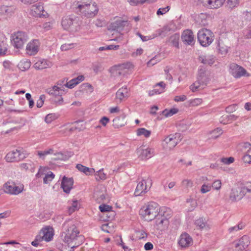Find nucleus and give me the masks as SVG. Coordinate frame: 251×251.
<instances>
[{
    "mask_svg": "<svg viewBox=\"0 0 251 251\" xmlns=\"http://www.w3.org/2000/svg\"><path fill=\"white\" fill-rule=\"evenodd\" d=\"M46 92L50 95L54 96L55 99L54 102L60 105L63 102V98L61 97L60 91H62L61 88L58 86H53L51 88L46 89Z\"/></svg>",
    "mask_w": 251,
    "mask_h": 251,
    "instance_id": "obj_12",
    "label": "nucleus"
},
{
    "mask_svg": "<svg viewBox=\"0 0 251 251\" xmlns=\"http://www.w3.org/2000/svg\"><path fill=\"white\" fill-rule=\"evenodd\" d=\"M113 126L114 128H118L124 126L126 123L124 117H118L113 120Z\"/></svg>",
    "mask_w": 251,
    "mask_h": 251,
    "instance_id": "obj_35",
    "label": "nucleus"
},
{
    "mask_svg": "<svg viewBox=\"0 0 251 251\" xmlns=\"http://www.w3.org/2000/svg\"><path fill=\"white\" fill-rule=\"evenodd\" d=\"M137 153L141 159H148L153 155L154 151L151 148L146 149H139L137 151Z\"/></svg>",
    "mask_w": 251,
    "mask_h": 251,
    "instance_id": "obj_23",
    "label": "nucleus"
},
{
    "mask_svg": "<svg viewBox=\"0 0 251 251\" xmlns=\"http://www.w3.org/2000/svg\"><path fill=\"white\" fill-rule=\"evenodd\" d=\"M151 134V131L145 128H140L137 130V135L138 136L143 135L145 137H149Z\"/></svg>",
    "mask_w": 251,
    "mask_h": 251,
    "instance_id": "obj_42",
    "label": "nucleus"
},
{
    "mask_svg": "<svg viewBox=\"0 0 251 251\" xmlns=\"http://www.w3.org/2000/svg\"><path fill=\"white\" fill-rule=\"evenodd\" d=\"M221 185H222V183H221V180H215L213 182L212 185H211V187L213 188V189L218 190L221 189Z\"/></svg>",
    "mask_w": 251,
    "mask_h": 251,
    "instance_id": "obj_56",
    "label": "nucleus"
},
{
    "mask_svg": "<svg viewBox=\"0 0 251 251\" xmlns=\"http://www.w3.org/2000/svg\"><path fill=\"white\" fill-rule=\"evenodd\" d=\"M53 156L51 158L52 161H65L68 159V157L62 152H59L56 153L53 152Z\"/></svg>",
    "mask_w": 251,
    "mask_h": 251,
    "instance_id": "obj_39",
    "label": "nucleus"
},
{
    "mask_svg": "<svg viewBox=\"0 0 251 251\" xmlns=\"http://www.w3.org/2000/svg\"><path fill=\"white\" fill-rule=\"evenodd\" d=\"M211 189V186L210 185L203 184L201 188V192L202 194H205L210 191Z\"/></svg>",
    "mask_w": 251,
    "mask_h": 251,
    "instance_id": "obj_54",
    "label": "nucleus"
},
{
    "mask_svg": "<svg viewBox=\"0 0 251 251\" xmlns=\"http://www.w3.org/2000/svg\"><path fill=\"white\" fill-rule=\"evenodd\" d=\"M136 35L140 37L143 42L147 41L155 38V36H153V34L151 36H143L140 32H138L136 33Z\"/></svg>",
    "mask_w": 251,
    "mask_h": 251,
    "instance_id": "obj_49",
    "label": "nucleus"
},
{
    "mask_svg": "<svg viewBox=\"0 0 251 251\" xmlns=\"http://www.w3.org/2000/svg\"><path fill=\"white\" fill-rule=\"evenodd\" d=\"M195 224L198 229L208 230L211 226L207 220L203 217H200L195 221Z\"/></svg>",
    "mask_w": 251,
    "mask_h": 251,
    "instance_id": "obj_21",
    "label": "nucleus"
},
{
    "mask_svg": "<svg viewBox=\"0 0 251 251\" xmlns=\"http://www.w3.org/2000/svg\"><path fill=\"white\" fill-rule=\"evenodd\" d=\"M205 7L211 9L218 8L221 7L225 0H198Z\"/></svg>",
    "mask_w": 251,
    "mask_h": 251,
    "instance_id": "obj_18",
    "label": "nucleus"
},
{
    "mask_svg": "<svg viewBox=\"0 0 251 251\" xmlns=\"http://www.w3.org/2000/svg\"><path fill=\"white\" fill-rule=\"evenodd\" d=\"M179 34L178 33H175L171 35L167 40L166 42L168 43L169 45L174 46L177 49L179 47Z\"/></svg>",
    "mask_w": 251,
    "mask_h": 251,
    "instance_id": "obj_30",
    "label": "nucleus"
},
{
    "mask_svg": "<svg viewBox=\"0 0 251 251\" xmlns=\"http://www.w3.org/2000/svg\"><path fill=\"white\" fill-rule=\"evenodd\" d=\"M234 161V158L232 157H229L228 158H222L221 159V162L224 163L225 164H230L233 163Z\"/></svg>",
    "mask_w": 251,
    "mask_h": 251,
    "instance_id": "obj_59",
    "label": "nucleus"
},
{
    "mask_svg": "<svg viewBox=\"0 0 251 251\" xmlns=\"http://www.w3.org/2000/svg\"><path fill=\"white\" fill-rule=\"evenodd\" d=\"M95 177L97 180H105L106 178V175L101 170L97 172L95 174Z\"/></svg>",
    "mask_w": 251,
    "mask_h": 251,
    "instance_id": "obj_46",
    "label": "nucleus"
},
{
    "mask_svg": "<svg viewBox=\"0 0 251 251\" xmlns=\"http://www.w3.org/2000/svg\"><path fill=\"white\" fill-rule=\"evenodd\" d=\"M40 45L38 40L34 39L29 42L26 47V53L30 55H35L39 50Z\"/></svg>",
    "mask_w": 251,
    "mask_h": 251,
    "instance_id": "obj_14",
    "label": "nucleus"
},
{
    "mask_svg": "<svg viewBox=\"0 0 251 251\" xmlns=\"http://www.w3.org/2000/svg\"><path fill=\"white\" fill-rule=\"evenodd\" d=\"M229 72L235 78H239L244 76L247 73L245 69L235 63H232L230 65Z\"/></svg>",
    "mask_w": 251,
    "mask_h": 251,
    "instance_id": "obj_13",
    "label": "nucleus"
},
{
    "mask_svg": "<svg viewBox=\"0 0 251 251\" xmlns=\"http://www.w3.org/2000/svg\"><path fill=\"white\" fill-rule=\"evenodd\" d=\"M159 205L155 202H150L140 211V214L145 220L151 221L158 215Z\"/></svg>",
    "mask_w": 251,
    "mask_h": 251,
    "instance_id": "obj_3",
    "label": "nucleus"
},
{
    "mask_svg": "<svg viewBox=\"0 0 251 251\" xmlns=\"http://www.w3.org/2000/svg\"><path fill=\"white\" fill-rule=\"evenodd\" d=\"M250 244V240L248 236L246 235L241 237L238 242L235 245L236 248H239L240 250H243L247 248Z\"/></svg>",
    "mask_w": 251,
    "mask_h": 251,
    "instance_id": "obj_28",
    "label": "nucleus"
},
{
    "mask_svg": "<svg viewBox=\"0 0 251 251\" xmlns=\"http://www.w3.org/2000/svg\"><path fill=\"white\" fill-rule=\"evenodd\" d=\"M7 50L6 44L3 41L0 40V55H2L5 54Z\"/></svg>",
    "mask_w": 251,
    "mask_h": 251,
    "instance_id": "obj_47",
    "label": "nucleus"
},
{
    "mask_svg": "<svg viewBox=\"0 0 251 251\" xmlns=\"http://www.w3.org/2000/svg\"><path fill=\"white\" fill-rule=\"evenodd\" d=\"M224 117H226V119H228L227 121L229 120V123H230L233 121L236 120L238 117L234 114H229L226 115V116H224Z\"/></svg>",
    "mask_w": 251,
    "mask_h": 251,
    "instance_id": "obj_62",
    "label": "nucleus"
},
{
    "mask_svg": "<svg viewBox=\"0 0 251 251\" xmlns=\"http://www.w3.org/2000/svg\"><path fill=\"white\" fill-rule=\"evenodd\" d=\"M26 157L22 149H16L9 152L5 156V160L8 162H18Z\"/></svg>",
    "mask_w": 251,
    "mask_h": 251,
    "instance_id": "obj_9",
    "label": "nucleus"
},
{
    "mask_svg": "<svg viewBox=\"0 0 251 251\" xmlns=\"http://www.w3.org/2000/svg\"><path fill=\"white\" fill-rule=\"evenodd\" d=\"M84 79V77L83 75H79L76 78H73L70 80L69 82H66L64 86L69 88H73L80 82Z\"/></svg>",
    "mask_w": 251,
    "mask_h": 251,
    "instance_id": "obj_31",
    "label": "nucleus"
},
{
    "mask_svg": "<svg viewBox=\"0 0 251 251\" xmlns=\"http://www.w3.org/2000/svg\"><path fill=\"white\" fill-rule=\"evenodd\" d=\"M174 25L172 23H169L164 25L162 28L156 30L155 33L153 34V36H155V37L160 36L161 38H164L169 32L174 31Z\"/></svg>",
    "mask_w": 251,
    "mask_h": 251,
    "instance_id": "obj_15",
    "label": "nucleus"
},
{
    "mask_svg": "<svg viewBox=\"0 0 251 251\" xmlns=\"http://www.w3.org/2000/svg\"><path fill=\"white\" fill-rule=\"evenodd\" d=\"M251 191L249 188L243 185L232 188L229 195V199L231 201L240 200L247 192Z\"/></svg>",
    "mask_w": 251,
    "mask_h": 251,
    "instance_id": "obj_6",
    "label": "nucleus"
},
{
    "mask_svg": "<svg viewBox=\"0 0 251 251\" xmlns=\"http://www.w3.org/2000/svg\"><path fill=\"white\" fill-rule=\"evenodd\" d=\"M207 15L203 13H201L196 18V23L201 26H204L208 24Z\"/></svg>",
    "mask_w": 251,
    "mask_h": 251,
    "instance_id": "obj_34",
    "label": "nucleus"
},
{
    "mask_svg": "<svg viewBox=\"0 0 251 251\" xmlns=\"http://www.w3.org/2000/svg\"><path fill=\"white\" fill-rule=\"evenodd\" d=\"M201 62L204 64L212 65L215 62V57L213 55H207L201 57Z\"/></svg>",
    "mask_w": 251,
    "mask_h": 251,
    "instance_id": "obj_38",
    "label": "nucleus"
},
{
    "mask_svg": "<svg viewBox=\"0 0 251 251\" xmlns=\"http://www.w3.org/2000/svg\"><path fill=\"white\" fill-rule=\"evenodd\" d=\"M53 153V150L52 149H49L43 151H37V154L40 158L44 159L45 157L48 154H52Z\"/></svg>",
    "mask_w": 251,
    "mask_h": 251,
    "instance_id": "obj_41",
    "label": "nucleus"
},
{
    "mask_svg": "<svg viewBox=\"0 0 251 251\" xmlns=\"http://www.w3.org/2000/svg\"><path fill=\"white\" fill-rule=\"evenodd\" d=\"M31 14L34 17H45L47 15V12L44 10L42 4L38 3L33 5L31 7Z\"/></svg>",
    "mask_w": 251,
    "mask_h": 251,
    "instance_id": "obj_17",
    "label": "nucleus"
},
{
    "mask_svg": "<svg viewBox=\"0 0 251 251\" xmlns=\"http://www.w3.org/2000/svg\"><path fill=\"white\" fill-rule=\"evenodd\" d=\"M24 189L23 185L17 186L15 182L13 181H7L4 185V191L10 194L18 195L21 193Z\"/></svg>",
    "mask_w": 251,
    "mask_h": 251,
    "instance_id": "obj_10",
    "label": "nucleus"
},
{
    "mask_svg": "<svg viewBox=\"0 0 251 251\" xmlns=\"http://www.w3.org/2000/svg\"><path fill=\"white\" fill-rule=\"evenodd\" d=\"M41 234L43 235V239L46 242L51 241L53 236V233L52 231V229L49 228H43L41 231Z\"/></svg>",
    "mask_w": 251,
    "mask_h": 251,
    "instance_id": "obj_29",
    "label": "nucleus"
},
{
    "mask_svg": "<svg viewBox=\"0 0 251 251\" xmlns=\"http://www.w3.org/2000/svg\"><path fill=\"white\" fill-rule=\"evenodd\" d=\"M132 67V65L129 62L122 64L119 66L115 70L116 75H124V72L123 71L125 70H128Z\"/></svg>",
    "mask_w": 251,
    "mask_h": 251,
    "instance_id": "obj_33",
    "label": "nucleus"
},
{
    "mask_svg": "<svg viewBox=\"0 0 251 251\" xmlns=\"http://www.w3.org/2000/svg\"><path fill=\"white\" fill-rule=\"evenodd\" d=\"M31 65V63L29 61L25 60L21 61L19 64V67L22 71H25L28 70Z\"/></svg>",
    "mask_w": 251,
    "mask_h": 251,
    "instance_id": "obj_44",
    "label": "nucleus"
},
{
    "mask_svg": "<svg viewBox=\"0 0 251 251\" xmlns=\"http://www.w3.org/2000/svg\"><path fill=\"white\" fill-rule=\"evenodd\" d=\"M245 226V224L242 222H240L237 225L229 227L228 231L229 233H234L243 229Z\"/></svg>",
    "mask_w": 251,
    "mask_h": 251,
    "instance_id": "obj_40",
    "label": "nucleus"
},
{
    "mask_svg": "<svg viewBox=\"0 0 251 251\" xmlns=\"http://www.w3.org/2000/svg\"><path fill=\"white\" fill-rule=\"evenodd\" d=\"M62 229L61 237L69 246L75 248L80 245V243L77 244L75 241L78 238L83 239V237L79 235V231L73 220L69 219L66 221L62 226Z\"/></svg>",
    "mask_w": 251,
    "mask_h": 251,
    "instance_id": "obj_1",
    "label": "nucleus"
},
{
    "mask_svg": "<svg viewBox=\"0 0 251 251\" xmlns=\"http://www.w3.org/2000/svg\"><path fill=\"white\" fill-rule=\"evenodd\" d=\"M48 169L46 168L40 167L38 172L36 175L37 178L41 177L42 176L44 175L43 177V182L45 184L50 183V181L54 178L55 175L51 171H47Z\"/></svg>",
    "mask_w": 251,
    "mask_h": 251,
    "instance_id": "obj_11",
    "label": "nucleus"
},
{
    "mask_svg": "<svg viewBox=\"0 0 251 251\" xmlns=\"http://www.w3.org/2000/svg\"><path fill=\"white\" fill-rule=\"evenodd\" d=\"M22 170L27 171L30 170L32 171L34 169V165L31 162L28 163H22L20 165Z\"/></svg>",
    "mask_w": 251,
    "mask_h": 251,
    "instance_id": "obj_45",
    "label": "nucleus"
},
{
    "mask_svg": "<svg viewBox=\"0 0 251 251\" xmlns=\"http://www.w3.org/2000/svg\"><path fill=\"white\" fill-rule=\"evenodd\" d=\"M73 184L74 180L72 178H68L64 176L61 181V187L65 193L69 194L73 188Z\"/></svg>",
    "mask_w": 251,
    "mask_h": 251,
    "instance_id": "obj_20",
    "label": "nucleus"
},
{
    "mask_svg": "<svg viewBox=\"0 0 251 251\" xmlns=\"http://www.w3.org/2000/svg\"><path fill=\"white\" fill-rule=\"evenodd\" d=\"M78 209L79 206L77 201H74L72 202L71 206L69 208V212L70 214H71L75 212V210H78Z\"/></svg>",
    "mask_w": 251,
    "mask_h": 251,
    "instance_id": "obj_48",
    "label": "nucleus"
},
{
    "mask_svg": "<svg viewBox=\"0 0 251 251\" xmlns=\"http://www.w3.org/2000/svg\"><path fill=\"white\" fill-rule=\"evenodd\" d=\"M179 137L180 134L177 133L166 137L162 142L163 148L167 151L171 150L177 144Z\"/></svg>",
    "mask_w": 251,
    "mask_h": 251,
    "instance_id": "obj_7",
    "label": "nucleus"
},
{
    "mask_svg": "<svg viewBox=\"0 0 251 251\" xmlns=\"http://www.w3.org/2000/svg\"><path fill=\"white\" fill-rule=\"evenodd\" d=\"M73 19L67 16L62 19L61 25L64 29L69 30L73 25Z\"/></svg>",
    "mask_w": 251,
    "mask_h": 251,
    "instance_id": "obj_32",
    "label": "nucleus"
},
{
    "mask_svg": "<svg viewBox=\"0 0 251 251\" xmlns=\"http://www.w3.org/2000/svg\"><path fill=\"white\" fill-rule=\"evenodd\" d=\"M210 80L207 72L201 68L199 70L197 80L190 86L192 92H196L204 88Z\"/></svg>",
    "mask_w": 251,
    "mask_h": 251,
    "instance_id": "obj_4",
    "label": "nucleus"
},
{
    "mask_svg": "<svg viewBox=\"0 0 251 251\" xmlns=\"http://www.w3.org/2000/svg\"><path fill=\"white\" fill-rule=\"evenodd\" d=\"M119 48V45H109V46H106L104 47H101L99 48V50L100 51H103L106 50H117Z\"/></svg>",
    "mask_w": 251,
    "mask_h": 251,
    "instance_id": "obj_50",
    "label": "nucleus"
},
{
    "mask_svg": "<svg viewBox=\"0 0 251 251\" xmlns=\"http://www.w3.org/2000/svg\"><path fill=\"white\" fill-rule=\"evenodd\" d=\"M170 9V6H167L164 8H160L157 11L156 14L157 15H163V14L166 13L167 12L169 11Z\"/></svg>",
    "mask_w": 251,
    "mask_h": 251,
    "instance_id": "obj_52",
    "label": "nucleus"
},
{
    "mask_svg": "<svg viewBox=\"0 0 251 251\" xmlns=\"http://www.w3.org/2000/svg\"><path fill=\"white\" fill-rule=\"evenodd\" d=\"M202 101L201 99H195L190 100V104L191 106H195L200 105Z\"/></svg>",
    "mask_w": 251,
    "mask_h": 251,
    "instance_id": "obj_57",
    "label": "nucleus"
},
{
    "mask_svg": "<svg viewBox=\"0 0 251 251\" xmlns=\"http://www.w3.org/2000/svg\"><path fill=\"white\" fill-rule=\"evenodd\" d=\"M99 209L101 212H109L111 211L112 207L106 204H101Z\"/></svg>",
    "mask_w": 251,
    "mask_h": 251,
    "instance_id": "obj_53",
    "label": "nucleus"
},
{
    "mask_svg": "<svg viewBox=\"0 0 251 251\" xmlns=\"http://www.w3.org/2000/svg\"><path fill=\"white\" fill-rule=\"evenodd\" d=\"M128 97V90L126 87H123L120 88L116 94V99L120 102H121L125 98H127Z\"/></svg>",
    "mask_w": 251,
    "mask_h": 251,
    "instance_id": "obj_27",
    "label": "nucleus"
},
{
    "mask_svg": "<svg viewBox=\"0 0 251 251\" xmlns=\"http://www.w3.org/2000/svg\"><path fill=\"white\" fill-rule=\"evenodd\" d=\"M76 9L84 16L87 18L94 17L98 12L99 9L95 2L92 0L77 3Z\"/></svg>",
    "mask_w": 251,
    "mask_h": 251,
    "instance_id": "obj_2",
    "label": "nucleus"
},
{
    "mask_svg": "<svg viewBox=\"0 0 251 251\" xmlns=\"http://www.w3.org/2000/svg\"><path fill=\"white\" fill-rule=\"evenodd\" d=\"M181 37L183 43L185 45H192L195 43L194 34L191 30H184Z\"/></svg>",
    "mask_w": 251,
    "mask_h": 251,
    "instance_id": "obj_19",
    "label": "nucleus"
},
{
    "mask_svg": "<svg viewBox=\"0 0 251 251\" xmlns=\"http://www.w3.org/2000/svg\"><path fill=\"white\" fill-rule=\"evenodd\" d=\"M198 40L202 46L208 47L213 41V33L209 29L202 28L198 33Z\"/></svg>",
    "mask_w": 251,
    "mask_h": 251,
    "instance_id": "obj_5",
    "label": "nucleus"
},
{
    "mask_svg": "<svg viewBox=\"0 0 251 251\" xmlns=\"http://www.w3.org/2000/svg\"><path fill=\"white\" fill-rule=\"evenodd\" d=\"M55 119V116L52 114H48L45 119V122L48 123H50L53 120Z\"/></svg>",
    "mask_w": 251,
    "mask_h": 251,
    "instance_id": "obj_61",
    "label": "nucleus"
},
{
    "mask_svg": "<svg viewBox=\"0 0 251 251\" xmlns=\"http://www.w3.org/2000/svg\"><path fill=\"white\" fill-rule=\"evenodd\" d=\"M186 96L185 95H182L181 96H177L175 97L174 100L176 102L179 101H184L186 100Z\"/></svg>",
    "mask_w": 251,
    "mask_h": 251,
    "instance_id": "obj_63",
    "label": "nucleus"
},
{
    "mask_svg": "<svg viewBox=\"0 0 251 251\" xmlns=\"http://www.w3.org/2000/svg\"><path fill=\"white\" fill-rule=\"evenodd\" d=\"M52 66V63L46 59L39 60L34 64V67L37 70H43L50 68Z\"/></svg>",
    "mask_w": 251,
    "mask_h": 251,
    "instance_id": "obj_26",
    "label": "nucleus"
},
{
    "mask_svg": "<svg viewBox=\"0 0 251 251\" xmlns=\"http://www.w3.org/2000/svg\"><path fill=\"white\" fill-rule=\"evenodd\" d=\"M10 8L3 5L0 7V19H6L10 15Z\"/></svg>",
    "mask_w": 251,
    "mask_h": 251,
    "instance_id": "obj_37",
    "label": "nucleus"
},
{
    "mask_svg": "<svg viewBox=\"0 0 251 251\" xmlns=\"http://www.w3.org/2000/svg\"><path fill=\"white\" fill-rule=\"evenodd\" d=\"M147 192L146 182L143 180L139 182L135 189L134 194L136 196H139L143 195Z\"/></svg>",
    "mask_w": 251,
    "mask_h": 251,
    "instance_id": "obj_25",
    "label": "nucleus"
},
{
    "mask_svg": "<svg viewBox=\"0 0 251 251\" xmlns=\"http://www.w3.org/2000/svg\"><path fill=\"white\" fill-rule=\"evenodd\" d=\"M158 215L168 220L172 216V212L169 208L166 209V211H163L162 209Z\"/></svg>",
    "mask_w": 251,
    "mask_h": 251,
    "instance_id": "obj_43",
    "label": "nucleus"
},
{
    "mask_svg": "<svg viewBox=\"0 0 251 251\" xmlns=\"http://www.w3.org/2000/svg\"><path fill=\"white\" fill-rule=\"evenodd\" d=\"M243 160L246 163H251V156L249 154H245L243 157Z\"/></svg>",
    "mask_w": 251,
    "mask_h": 251,
    "instance_id": "obj_64",
    "label": "nucleus"
},
{
    "mask_svg": "<svg viewBox=\"0 0 251 251\" xmlns=\"http://www.w3.org/2000/svg\"><path fill=\"white\" fill-rule=\"evenodd\" d=\"M45 99L46 96L44 95H41L40 96L39 99L37 101V107L38 108H41L43 106Z\"/></svg>",
    "mask_w": 251,
    "mask_h": 251,
    "instance_id": "obj_55",
    "label": "nucleus"
},
{
    "mask_svg": "<svg viewBox=\"0 0 251 251\" xmlns=\"http://www.w3.org/2000/svg\"><path fill=\"white\" fill-rule=\"evenodd\" d=\"M157 56H155L154 57L151 58L150 61L148 62L147 65L148 66H152L154 64H156L157 62L160 60V59H157Z\"/></svg>",
    "mask_w": 251,
    "mask_h": 251,
    "instance_id": "obj_60",
    "label": "nucleus"
},
{
    "mask_svg": "<svg viewBox=\"0 0 251 251\" xmlns=\"http://www.w3.org/2000/svg\"><path fill=\"white\" fill-rule=\"evenodd\" d=\"M169 224V221L158 215L155 218V226L157 229L160 230H165Z\"/></svg>",
    "mask_w": 251,
    "mask_h": 251,
    "instance_id": "obj_22",
    "label": "nucleus"
},
{
    "mask_svg": "<svg viewBox=\"0 0 251 251\" xmlns=\"http://www.w3.org/2000/svg\"><path fill=\"white\" fill-rule=\"evenodd\" d=\"M223 133L222 129L220 128H217L213 131L212 134H213L212 136L213 138H217Z\"/></svg>",
    "mask_w": 251,
    "mask_h": 251,
    "instance_id": "obj_58",
    "label": "nucleus"
},
{
    "mask_svg": "<svg viewBox=\"0 0 251 251\" xmlns=\"http://www.w3.org/2000/svg\"><path fill=\"white\" fill-rule=\"evenodd\" d=\"M127 24V21L120 19L111 23L108 26V29L111 31H116L120 32L123 31L124 27Z\"/></svg>",
    "mask_w": 251,
    "mask_h": 251,
    "instance_id": "obj_16",
    "label": "nucleus"
},
{
    "mask_svg": "<svg viewBox=\"0 0 251 251\" xmlns=\"http://www.w3.org/2000/svg\"><path fill=\"white\" fill-rule=\"evenodd\" d=\"M178 243L181 247L185 248L192 244V239L188 234L184 233L180 235Z\"/></svg>",
    "mask_w": 251,
    "mask_h": 251,
    "instance_id": "obj_24",
    "label": "nucleus"
},
{
    "mask_svg": "<svg viewBox=\"0 0 251 251\" xmlns=\"http://www.w3.org/2000/svg\"><path fill=\"white\" fill-rule=\"evenodd\" d=\"M28 39V36L25 32L18 31L13 35L11 42L15 48L21 49Z\"/></svg>",
    "mask_w": 251,
    "mask_h": 251,
    "instance_id": "obj_8",
    "label": "nucleus"
},
{
    "mask_svg": "<svg viewBox=\"0 0 251 251\" xmlns=\"http://www.w3.org/2000/svg\"><path fill=\"white\" fill-rule=\"evenodd\" d=\"M76 168L80 172L84 173L86 175H90L95 172V170L84 166L80 164L76 165Z\"/></svg>",
    "mask_w": 251,
    "mask_h": 251,
    "instance_id": "obj_36",
    "label": "nucleus"
},
{
    "mask_svg": "<svg viewBox=\"0 0 251 251\" xmlns=\"http://www.w3.org/2000/svg\"><path fill=\"white\" fill-rule=\"evenodd\" d=\"M76 44L71 43V44H64L61 46V50L62 51H66L69 49L74 48Z\"/></svg>",
    "mask_w": 251,
    "mask_h": 251,
    "instance_id": "obj_51",
    "label": "nucleus"
}]
</instances>
